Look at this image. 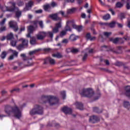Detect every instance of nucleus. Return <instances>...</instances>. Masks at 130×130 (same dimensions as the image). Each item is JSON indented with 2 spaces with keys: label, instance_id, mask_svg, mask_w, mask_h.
<instances>
[{
  "label": "nucleus",
  "instance_id": "nucleus-1",
  "mask_svg": "<svg viewBox=\"0 0 130 130\" xmlns=\"http://www.w3.org/2000/svg\"><path fill=\"white\" fill-rule=\"evenodd\" d=\"M5 112L9 116H14L17 119H20L22 117V112L17 106L12 107L11 106H6L5 107Z\"/></svg>",
  "mask_w": 130,
  "mask_h": 130
},
{
  "label": "nucleus",
  "instance_id": "nucleus-2",
  "mask_svg": "<svg viewBox=\"0 0 130 130\" xmlns=\"http://www.w3.org/2000/svg\"><path fill=\"white\" fill-rule=\"evenodd\" d=\"M9 7H2L0 5V9L3 12H15L16 18H20L22 15V11L19 10L18 8H16V3L9 2L8 4Z\"/></svg>",
  "mask_w": 130,
  "mask_h": 130
},
{
  "label": "nucleus",
  "instance_id": "nucleus-3",
  "mask_svg": "<svg viewBox=\"0 0 130 130\" xmlns=\"http://www.w3.org/2000/svg\"><path fill=\"white\" fill-rule=\"evenodd\" d=\"M41 100L43 101V103H46L48 101L50 105L52 106L55 104L54 102L57 101L58 99H57V98L52 95H42Z\"/></svg>",
  "mask_w": 130,
  "mask_h": 130
},
{
  "label": "nucleus",
  "instance_id": "nucleus-4",
  "mask_svg": "<svg viewBox=\"0 0 130 130\" xmlns=\"http://www.w3.org/2000/svg\"><path fill=\"white\" fill-rule=\"evenodd\" d=\"M55 27H54L52 29L53 32L51 31H49L46 32V36L52 39L53 38V33H57L58 31H59V29L61 28V22H59L55 24Z\"/></svg>",
  "mask_w": 130,
  "mask_h": 130
},
{
  "label": "nucleus",
  "instance_id": "nucleus-5",
  "mask_svg": "<svg viewBox=\"0 0 130 130\" xmlns=\"http://www.w3.org/2000/svg\"><path fill=\"white\" fill-rule=\"evenodd\" d=\"M80 94L82 97L91 98L94 96V91L91 88L83 89L80 91Z\"/></svg>",
  "mask_w": 130,
  "mask_h": 130
},
{
  "label": "nucleus",
  "instance_id": "nucleus-6",
  "mask_svg": "<svg viewBox=\"0 0 130 130\" xmlns=\"http://www.w3.org/2000/svg\"><path fill=\"white\" fill-rule=\"evenodd\" d=\"M35 114H43V108L39 105L35 106V108L30 111V115H34Z\"/></svg>",
  "mask_w": 130,
  "mask_h": 130
},
{
  "label": "nucleus",
  "instance_id": "nucleus-7",
  "mask_svg": "<svg viewBox=\"0 0 130 130\" xmlns=\"http://www.w3.org/2000/svg\"><path fill=\"white\" fill-rule=\"evenodd\" d=\"M19 41H22V44L17 47V49H18V50H21V49H22V48H24L25 46H28V40H26L25 39H19Z\"/></svg>",
  "mask_w": 130,
  "mask_h": 130
},
{
  "label": "nucleus",
  "instance_id": "nucleus-8",
  "mask_svg": "<svg viewBox=\"0 0 130 130\" xmlns=\"http://www.w3.org/2000/svg\"><path fill=\"white\" fill-rule=\"evenodd\" d=\"M76 8H72L71 9H69L67 10V14H64V12L61 11L58 12V14H60L62 17H68V15H70V14H73L74 12L76 11Z\"/></svg>",
  "mask_w": 130,
  "mask_h": 130
},
{
  "label": "nucleus",
  "instance_id": "nucleus-9",
  "mask_svg": "<svg viewBox=\"0 0 130 130\" xmlns=\"http://www.w3.org/2000/svg\"><path fill=\"white\" fill-rule=\"evenodd\" d=\"M37 39L38 40H43L45 37H46V32L45 31H40L36 35Z\"/></svg>",
  "mask_w": 130,
  "mask_h": 130
},
{
  "label": "nucleus",
  "instance_id": "nucleus-10",
  "mask_svg": "<svg viewBox=\"0 0 130 130\" xmlns=\"http://www.w3.org/2000/svg\"><path fill=\"white\" fill-rule=\"evenodd\" d=\"M9 27L13 29L15 32H17V31H18V25L17 24V22L16 21H11L9 22Z\"/></svg>",
  "mask_w": 130,
  "mask_h": 130
},
{
  "label": "nucleus",
  "instance_id": "nucleus-11",
  "mask_svg": "<svg viewBox=\"0 0 130 130\" xmlns=\"http://www.w3.org/2000/svg\"><path fill=\"white\" fill-rule=\"evenodd\" d=\"M74 20H69L67 22V25L65 27V31L68 32V31H72V28H71V26L74 25Z\"/></svg>",
  "mask_w": 130,
  "mask_h": 130
},
{
  "label": "nucleus",
  "instance_id": "nucleus-12",
  "mask_svg": "<svg viewBox=\"0 0 130 130\" xmlns=\"http://www.w3.org/2000/svg\"><path fill=\"white\" fill-rule=\"evenodd\" d=\"M29 58L30 57H28L24 60L25 67H31V66H33V64H34L33 61H32V58Z\"/></svg>",
  "mask_w": 130,
  "mask_h": 130
},
{
  "label": "nucleus",
  "instance_id": "nucleus-13",
  "mask_svg": "<svg viewBox=\"0 0 130 130\" xmlns=\"http://www.w3.org/2000/svg\"><path fill=\"white\" fill-rule=\"evenodd\" d=\"M34 30H35V28L32 26L30 25L28 26V34L26 35V37L29 38V37H31V34L33 33L34 31Z\"/></svg>",
  "mask_w": 130,
  "mask_h": 130
},
{
  "label": "nucleus",
  "instance_id": "nucleus-14",
  "mask_svg": "<svg viewBox=\"0 0 130 130\" xmlns=\"http://www.w3.org/2000/svg\"><path fill=\"white\" fill-rule=\"evenodd\" d=\"M49 17L54 21H59V22L61 21V18L57 16V14L50 15Z\"/></svg>",
  "mask_w": 130,
  "mask_h": 130
},
{
  "label": "nucleus",
  "instance_id": "nucleus-15",
  "mask_svg": "<svg viewBox=\"0 0 130 130\" xmlns=\"http://www.w3.org/2000/svg\"><path fill=\"white\" fill-rule=\"evenodd\" d=\"M33 2L32 1H30L27 4H26L25 8L24 9V11L26 12L31 9L32 6H33Z\"/></svg>",
  "mask_w": 130,
  "mask_h": 130
},
{
  "label": "nucleus",
  "instance_id": "nucleus-16",
  "mask_svg": "<svg viewBox=\"0 0 130 130\" xmlns=\"http://www.w3.org/2000/svg\"><path fill=\"white\" fill-rule=\"evenodd\" d=\"M97 121H99V118L96 116H92L89 118V122L91 123H96Z\"/></svg>",
  "mask_w": 130,
  "mask_h": 130
},
{
  "label": "nucleus",
  "instance_id": "nucleus-17",
  "mask_svg": "<svg viewBox=\"0 0 130 130\" xmlns=\"http://www.w3.org/2000/svg\"><path fill=\"white\" fill-rule=\"evenodd\" d=\"M62 111L65 113V114H72V109L68 108L67 107L62 108Z\"/></svg>",
  "mask_w": 130,
  "mask_h": 130
},
{
  "label": "nucleus",
  "instance_id": "nucleus-18",
  "mask_svg": "<svg viewBox=\"0 0 130 130\" xmlns=\"http://www.w3.org/2000/svg\"><path fill=\"white\" fill-rule=\"evenodd\" d=\"M48 61L50 62V63H51V64H54L55 63V60H54V59L50 57H47L45 59V62H44V64H46V63H47Z\"/></svg>",
  "mask_w": 130,
  "mask_h": 130
},
{
  "label": "nucleus",
  "instance_id": "nucleus-19",
  "mask_svg": "<svg viewBox=\"0 0 130 130\" xmlns=\"http://www.w3.org/2000/svg\"><path fill=\"white\" fill-rule=\"evenodd\" d=\"M101 25H106L107 26H109L110 28H113L114 27H115V24H116V22L115 21H112V22L108 23H103L102 22L100 23Z\"/></svg>",
  "mask_w": 130,
  "mask_h": 130
},
{
  "label": "nucleus",
  "instance_id": "nucleus-20",
  "mask_svg": "<svg viewBox=\"0 0 130 130\" xmlns=\"http://www.w3.org/2000/svg\"><path fill=\"white\" fill-rule=\"evenodd\" d=\"M73 27L74 29H76L78 31V32H80V31H82L83 29V26L82 25H77L73 23Z\"/></svg>",
  "mask_w": 130,
  "mask_h": 130
},
{
  "label": "nucleus",
  "instance_id": "nucleus-21",
  "mask_svg": "<svg viewBox=\"0 0 130 130\" xmlns=\"http://www.w3.org/2000/svg\"><path fill=\"white\" fill-rule=\"evenodd\" d=\"M75 105L78 109H79L80 110H83L84 109V108L83 107V104L81 103L76 102L75 103Z\"/></svg>",
  "mask_w": 130,
  "mask_h": 130
},
{
  "label": "nucleus",
  "instance_id": "nucleus-22",
  "mask_svg": "<svg viewBox=\"0 0 130 130\" xmlns=\"http://www.w3.org/2000/svg\"><path fill=\"white\" fill-rule=\"evenodd\" d=\"M34 25H37L38 23L39 24V25H40V26L41 27V28H43V27H44V25H43V21H34L32 22Z\"/></svg>",
  "mask_w": 130,
  "mask_h": 130
},
{
  "label": "nucleus",
  "instance_id": "nucleus-23",
  "mask_svg": "<svg viewBox=\"0 0 130 130\" xmlns=\"http://www.w3.org/2000/svg\"><path fill=\"white\" fill-rule=\"evenodd\" d=\"M78 38H79V37L75 35L74 34H72L70 36L69 39H70L71 41H75V40H77Z\"/></svg>",
  "mask_w": 130,
  "mask_h": 130
},
{
  "label": "nucleus",
  "instance_id": "nucleus-24",
  "mask_svg": "<svg viewBox=\"0 0 130 130\" xmlns=\"http://www.w3.org/2000/svg\"><path fill=\"white\" fill-rule=\"evenodd\" d=\"M86 38L88 40H90L91 41L95 40V39H96V38L95 37H91L90 34H87L86 36Z\"/></svg>",
  "mask_w": 130,
  "mask_h": 130
},
{
  "label": "nucleus",
  "instance_id": "nucleus-25",
  "mask_svg": "<svg viewBox=\"0 0 130 130\" xmlns=\"http://www.w3.org/2000/svg\"><path fill=\"white\" fill-rule=\"evenodd\" d=\"M120 39H121L118 38H116L115 39L111 38L110 39V41H112L113 42V43L116 44V43H118V41H119Z\"/></svg>",
  "mask_w": 130,
  "mask_h": 130
},
{
  "label": "nucleus",
  "instance_id": "nucleus-26",
  "mask_svg": "<svg viewBox=\"0 0 130 130\" xmlns=\"http://www.w3.org/2000/svg\"><path fill=\"white\" fill-rule=\"evenodd\" d=\"M52 57H56V58H61V57H62V55H61L60 53H57L56 54H53Z\"/></svg>",
  "mask_w": 130,
  "mask_h": 130
},
{
  "label": "nucleus",
  "instance_id": "nucleus-27",
  "mask_svg": "<svg viewBox=\"0 0 130 130\" xmlns=\"http://www.w3.org/2000/svg\"><path fill=\"white\" fill-rule=\"evenodd\" d=\"M40 50V49H36V50H34V51H30L29 53H28V54H29V56L28 57H30L31 55H33L34 54H35V53H37V52H38V51H39Z\"/></svg>",
  "mask_w": 130,
  "mask_h": 130
},
{
  "label": "nucleus",
  "instance_id": "nucleus-28",
  "mask_svg": "<svg viewBox=\"0 0 130 130\" xmlns=\"http://www.w3.org/2000/svg\"><path fill=\"white\" fill-rule=\"evenodd\" d=\"M72 52V53H77V52H79V49L73 48L72 50L71 49H68L67 51H70Z\"/></svg>",
  "mask_w": 130,
  "mask_h": 130
},
{
  "label": "nucleus",
  "instance_id": "nucleus-29",
  "mask_svg": "<svg viewBox=\"0 0 130 130\" xmlns=\"http://www.w3.org/2000/svg\"><path fill=\"white\" fill-rule=\"evenodd\" d=\"M7 40H12L14 38V35L13 33H10L6 37Z\"/></svg>",
  "mask_w": 130,
  "mask_h": 130
},
{
  "label": "nucleus",
  "instance_id": "nucleus-30",
  "mask_svg": "<svg viewBox=\"0 0 130 130\" xmlns=\"http://www.w3.org/2000/svg\"><path fill=\"white\" fill-rule=\"evenodd\" d=\"M124 107L125 108H127L128 110H129L130 108V104L128 102H124Z\"/></svg>",
  "mask_w": 130,
  "mask_h": 130
},
{
  "label": "nucleus",
  "instance_id": "nucleus-31",
  "mask_svg": "<svg viewBox=\"0 0 130 130\" xmlns=\"http://www.w3.org/2000/svg\"><path fill=\"white\" fill-rule=\"evenodd\" d=\"M9 50H10V51H12V52L13 54L12 55H13V56H16V57H17V56H18V54H19V53L18 52H17V51L13 50L12 49H11Z\"/></svg>",
  "mask_w": 130,
  "mask_h": 130
},
{
  "label": "nucleus",
  "instance_id": "nucleus-32",
  "mask_svg": "<svg viewBox=\"0 0 130 130\" xmlns=\"http://www.w3.org/2000/svg\"><path fill=\"white\" fill-rule=\"evenodd\" d=\"M126 1V8L127 10H130V0H125Z\"/></svg>",
  "mask_w": 130,
  "mask_h": 130
},
{
  "label": "nucleus",
  "instance_id": "nucleus-33",
  "mask_svg": "<svg viewBox=\"0 0 130 130\" xmlns=\"http://www.w3.org/2000/svg\"><path fill=\"white\" fill-rule=\"evenodd\" d=\"M123 7V4L120 3V2H118L116 4V7L118 8H122Z\"/></svg>",
  "mask_w": 130,
  "mask_h": 130
},
{
  "label": "nucleus",
  "instance_id": "nucleus-34",
  "mask_svg": "<svg viewBox=\"0 0 130 130\" xmlns=\"http://www.w3.org/2000/svg\"><path fill=\"white\" fill-rule=\"evenodd\" d=\"M7 30V26H2L0 28V33H2V32H5V31Z\"/></svg>",
  "mask_w": 130,
  "mask_h": 130
},
{
  "label": "nucleus",
  "instance_id": "nucleus-35",
  "mask_svg": "<svg viewBox=\"0 0 130 130\" xmlns=\"http://www.w3.org/2000/svg\"><path fill=\"white\" fill-rule=\"evenodd\" d=\"M6 56H7V52L4 51L2 52V53L1 55V57L3 59L6 58Z\"/></svg>",
  "mask_w": 130,
  "mask_h": 130
},
{
  "label": "nucleus",
  "instance_id": "nucleus-36",
  "mask_svg": "<svg viewBox=\"0 0 130 130\" xmlns=\"http://www.w3.org/2000/svg\"><path fill=\"white\" fill-rule=\"evenodd\" d=\"M50 5L47 4L46 5L44 6V9L45 11H47L48 9H50Z\"/></svg>",
  "mask_w": 130,
  "mask_h": 130
},
{
  "label": "nucleus",
  "instance_id": "nucleus-37",
  "mask_svg": "<svg viewBox=\"0 0 130 130\" xmlns=\"http://www.w3.org/2000/svg\"><path fill=\"white\" fill-rule=\"evenodd\" d=\"M101 96V94H100V93H97L95 94L94 99V100H98V99H99V98H100Z\"/></svg>",
  "mask_w": 130,
  "mask_h": 130
},
{
  "label": "nucleus",
  "instance_id": "nucleus-38",
  "mask_svg": "<svg viewBox=\"0 0 130 130\" xmlns=\"http://www.w3.org/2000/svg\"><path fill=\"white\" fill-rule=\"evenodd\" d=\"M67 34V31L66 30H62L60 33V37H63Z\"/></svg>",
  "mask_w": 130,
  "mask_h": 130
},
{
  "label": "nucleus",
  "instance_id": "nucleus-39",
  "mask_svg": "<svg viewBox=\"0 0 130 130\" xmlns=\"http://www.w3.org/2000/svg\"><path fill=\"white\" fill-rule=\"evenodd\" d=\"M104 20H109L110 19V14H106L104 16H103Z\"/></svg>",
  "mask_w": 130,
  "mask_h": 130
},
{
  "label": "nucleus",
  "instance_id": "nucleus-40",
  "mask_svg": "<svg viewBox=\"0 0 130 130\" xmlns=\"http://www.w3.org/2000/svg\"><path fill=\"white\" fill-rule=\"evenodd\" d=\"M6 21H7L6 18H4L1 22H0V26H3L5 25V23H6Z\"/></svg>",
  "mask_w": 130,
  "mask_h": 130
},
{
  "label": "nucleus",
  "instance_id": "nucleus-41",
  "mask_svg": "<svg viewBox=\"0 0 130 130\" xmlns=\"http://www.w3.org/2000/svg\"><path fill=\"white\" fill-rule=\"evenodd\" d=\"M30 42V44L34 45V44H36V40L33 38H31Z\"/></svg>",
  "mask_w": 130,
  "mask_h": 130
},
{
  "label": "nucleus",
  "instance_id": "nucleus-42",
  "mask_svg": "<svg viewBox=\"0 0 130 130\" xmlns=\"http://www.w3.org/2000/svg\"><path fill=\"white\" fill-rule=\"evenodd\" d=\"M11 44L12 46L15 47V46H16V45H17V41H11Z\"/></svg>",
  "mask_w": 130,
  "mask_h": 130
},
{
  "label": "nucleus",
  "instance_id": "nucleus-43",
  "mask_svg": "<svg viewBox=\"0 0 130 130\" xmlns=\"http://www.w3.org/2000/svg\"><path fill=\"white\" fill-rule=\"evenodd\" d=\"M20 56H21V57H23L24 61L25 60L27 59L29 57V56H26V54H21Z\"/></svg>",
  "mask_w": 130,
  "mask_h": 130
},
{
  "label": "nucleus",
  "instance_id": "nucleus-44",
  "mask_svg": "<svg viewBox=\"0 0 130 130\" xmlns=\"http://www.w3.org/2000/svg\"><path fill=\"white\" fill-rule=\"evenodd\" d=\"M104 35L106 36V37H109V36L111 35V32H104Z\"/></svg>",
  "mask_w": 130,
  "mask_h": 130
},
{
  "label": "nucleus",
  "instance_id": "nucleus-45",
  "mask_svg": "<svg viewBox=\"0 0 130 130\" xmlns=\"http://www.w3.org/2000/svg\"><path fill=\"white\" fill-rule=\"evenodd\" d=\"M119 17L121 19V20H123V19H124L125 18V15L123 13H121L119 15Z\"/></svg>",
  "mask_w": 130,
  "mask_h": 130
},
{
  "label": "nucleus",
  "instance_id": "nucleus-46",
  "mask_svg": "<svg viewBox=\"0 0 130 130\" xmlns=\"http://www.w3.org/2000/svg\"><path fill=\"white\" fill-rule=\"evenodd\" d=\"M93 111H94V112H97V113H101V111H100L99 109L97 107L93 108Z\"/></svg>",
  "mask_w": 130,
  "mask_h": 130
},
{
  "label": "nucleus",
  "instance_id": "nucleus-47",
  "mask_svg": "<svg viewBox=\"0 0 130 130\" xmlns=\"http://www.w3.org/2000/svg\"><path fill=\"white\" fill-rule=\"evenodd\" d=\"M61 95L63 98V99H66V91H63L61 92Z\"/></svg>",
  "mask_w": 130,
  "mask_h": 130
},
{
  "label": "nucleus",
  "instance_id": "nucleus-48",
  "mask_svg": "<svg viewBox=\"0 0 130 130\" xmlns=\"http://www.w3.org/2000/svg\"><path fill=\"white\" fill-rule=\"evenodd\" d=\"M51 6L53 8H54V7H56V6H57V4H56V3H55L54 2H53L51 3Z\"/></svg>",
  "mask_w": 130,
  "mask_h": 130
},
{
  "label": "nucleus",
  "instance_id": "nucleus-49",
  "mask_svg": "<svg viewBox=\"0 0 130 130\" xmlns=\"http://www.w3.org/2000/svg\"><path fill=\"white\" fill-rule=\"evenodd\" d=\"M87 56H88V54L87 53H85L84 54V56L83 57V59H82L83 61H85V60H86V59H87Z\"/></svg>",
  "mask_w": 130,
  "mask_h": 130
},
{
  "label": "nucleus",
  "instance_id": "nucleus-50",
  "mask_svg": "<svg viewBox=\"0 0 130 130\" xmlns=\"http://www.w3.org/2000/svg\"><path fill=\"white\" fill-rule=\"evenodd\" d=\"M42 12H43V11L41 9L36 11V14H41V13H42Z\"/></svg>",
  "mask_w": 130,
  "mask_h": 130
},
{
  "label": "nucleus",
  "instance_id": "nucleus-51",
  "mask_svg": "<svg viewBox=\"0 0 130 130\" xmlns=\"http://www.w3.org/2000/svg\"><path fill=\"white\" fill-rule=\"evenodd\" d=\"M69 42V40H68V39H64L62 40V43H68Z\"/></svg>",
  "mask_w": 130,
  "mask_h": 130
},
{
  "label": "nucleus",
  "instance_id": "nucleus-52",
  "mask_svg": "<svg viewBox=\"0 0 130 130\" xmlns=\"http://www.w3.org/2000/svg\"><path fill=\"white\" fill-rule=\"evenodd\" d=\"M121 47H118V50H119L120 52H116V53H121Z\"/></svg>",
  "mask_w": 130,
  "mask_h": 130
},
{
  "label": "nucleus",
  "instance_id": "nucleus-53",
  "mask_svg": "<svg viewBox=\"0 0 130 130\" xmlns=\"http://www.w3.org/2000/svg\"><path fill=\"white\" fill-rule=\"evenodd\" d=\"M67 3H71L73 4V3H75V0H66Z\"/></svg>",
  "mask_w": 130,
  "mask_h": 130
},
{
  "label": "nucleus",
  "instance_id": "nucleus-54",
  "mask_svg": "<svg viewBox=\"0 0 130 130\" xmlns=\"http://www.w3.org/2000/svg\"><path fill=\"white\" fill-rule=\"evenodd\" d=\"M109 11H110V12H111L112 15H115V13L114 12V11H113V10L110 9L109 10Z\"/></svg>",
  "mask_w": 130,
  "mask_h": 130
},
{
  "label": "nucleus",
  "instance_id": "nucleus-55",
  "mask_svg": "<svg viewBox=\"0 0 130 130\" xmlns=\"http://www.w3.org/2000/svg\"><path fill=\"white\" fill-rule=\"evenodd\" d=\"M44 51H45V52H49V51H50V48H45L44 49Z\"/></svg>",
  "mask_w": 130,
  "mask_h": 130
},
{
  "label": "nucleus",
  "instance_id": "nucleus-56",
  "mask_svg": "<svg viewBox=\"0 0 130 130\" xmlns=\"http://www.w3.org/2000/svg\"><path fill=\"white\" fill-rule=\"evenodd\" d=\"M9 60H11L12 59H14V55H11L9 58H8Z\"/></svg>",
  "mask_w": 130,
  "mask_h": 130
},
{
  "label": "nucleus",
  "instance_id": "nucleus-57",
  "mask_svg": "<svg viewBox=\"0 0 130 130\" xmlns=\"http://www.w3.org/2000/svg\"><path fill=\"white\" fill-rule=\"evenodd\" d=\"M104 62H105V63H106V64H107V66H109V61H108V60H105Z\"/></svg>",
  "mask_w": 130,
  "mask_h": 130
},
{
  "label": "nucleus",
  "instance_id": "nucleus-58",
  "mask_svg": "<svg viewBox=\"0 0 130 130\" xmlns=\"http://www.w3.org/2000/svg\"><path fill=\"white\" fill-rule=\"evenodd\" d=\"M23 31H25V26H22L20 28V32H22Z\"/></svg>",
  "mask_w": 130,
  "mask_h": 130
},
{
  "label": "nucleus",
  "instance_id": "nucleus-59",
  "mask_svg": "<svg viewBox=\"0 0 130 130\" xmlns=\"http://www.w3.org/2000/svg\"><path fill=\"white\" fill-rule=\"evenodd\" d=\"M117 25H118V27H119V28H122V24H120V23H117Z\"/></svg>",
  "mask_w": 130,
  "mask_h": 130
},
{
  "label": "nucleus",
  "instance_id": "nucleus-60",
  "mask_svg": "<svg viewBox=\"0 0 130 130\" xmlns=\"http://www.w3.org/2000/svg\"><path fill=\"white\" fill-rule=\"evenodd\" d=\"M24 5V3L22 2H20L18 3V6H23Z\"/></svg>",
  "mask_w": 130,
  "mask_h": 130
},
{
  "label": "nucleus",
  "instance_id": "nucleus-61",
  "mask_svg": "<svg viewBox=\"0 0 130 130\" xmlns=\"http://www.w3.org/2000/svg\"><path fill=\"white\" fill-rule=\"evenodd\" d=\"M28 19H32V18H33V15H32L31 14H28Z\"/></svg>",
  "mask_w": 130,
  "mask_h": 130
},
{
  "label": "nucleus",
  "instance_id": "nucleus-62",
  "mask_svg": "<svg viewBox=\"0 0 130 130\" xmlns=\"http://www.w3.org/2000/svg\"><path fill=\"white\" fill-rule=\"evenodd\" d=\"M99 1L100 2V4L102 5V6H104V5H105V4H104V3H103V2H102V0H99Z\"/></svg>",
  "mask_w": 130,
  "mask_h": 130
},
{
  "label": "nucleus",
  "instance_id": "nucleus-63",
  "mask_svg": "<svg viewBox=\"0 0 130 130\" xmlns=\"http://www.w3.org/2000/svg\"><path fill=\"white\" fill-rule=\"evenodd\" d=\"M81 17L83 18H86V14L85 13H83L81 15Z\"/></svg>",
  "mask_w": 130,
  "mask_h": 130
},
{
  "label": "nucleus",
  "instance_id": "nucleus-64",
  "mask_svg": "<svg viewBox=\"0 0 130 130\" xmlns=\"http://www.w3.org/2000/svg\"><path fill=\"white\" fill-rule=\"evenodd\" d=\"M78 4H82L83 3V0H77Z\"/></svg>",
  "mask_w": 130,
  "mask_h": 130
}]
</instances>
